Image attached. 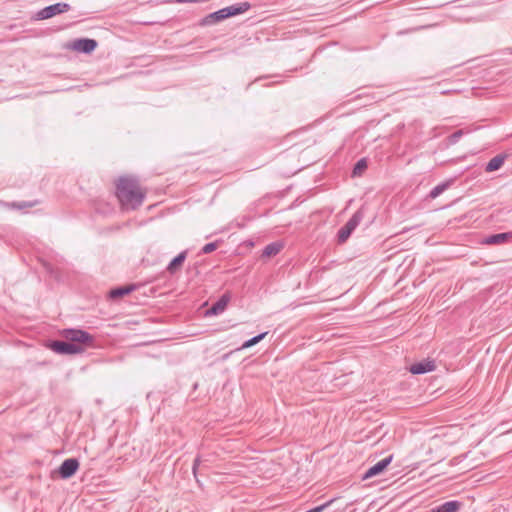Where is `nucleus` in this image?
<instances>
[{
    "mask_svg": "<svg viewBox=\"0 0 512 512\" xmlns=\"http://www.w3.org/2000/svg\"><path fill=\"white\" fill-rule=\"evenodd\" d=\"M62 336L66 341L55 340L48 344L52 351L60 355L80 354L94 345V337L84 330L65 329Z\"/></svg>",
    "mask_w": 512,
    "mask_h": 512,
    "instance_id": "1",
    "label": "nucleus"
},
{
    "mask_svg": "<svg viewBox=\"0 0 512 512\" xmlns=\"http://www.w3.org/2000/svg\"><path fill=\"white\" fill-rule=\"evenodd\" d=\"M146 193V189L133 177H120L116 184V196L122 210L128 211L139 208L146 197Z\"/></svg>",
    "mask_w": 512,
    "mask_h": 512,
    "instance_id": "2",
    "label": "nucleus"
},
{
    "mask_svg": "<svg viewBox=\"0 0 512 512\" xmlns=\"http://www.w3.org/2000/svg\"><path fill=\"white\" fill-rule=\"evenodd\" d=\"M250 8H251V4L249 2H241V3H237L234 5L222 8L216 12L208 14L203 19V24L212 25V24L218 23L227 18L243 14V13L247 12Z\"/></svg>",
    "mask_w": 512,
    "mask_h": 512,
    "instance_id": "3",
    "label": "nucleus"
},
{
    "mask_svg": "<svg viewBox=\"0 0 512 512\" xmlns=\"http://www.w3.org/2000/svg\"><path fill=\"white\" fill-rule=\"evenodd\" d=\"M364 217L362 210L356 211L347 223L341 227L337 233V241L339 244L345 243L352 232L357 228Z\"/></svg>",
    "mask_w": 512,
    "mask_h": 512,
    "instance_id": "4",
    "label": "nucleus"
},
{
    "mask_svg": "<svg viewBox=\"0 0 512 512\" xmlns=\"http://www.w3.org/2000/svg\"><path fill=\"white\" fill-rule=\"evenodd\" d=\"M71 6L65 2H59L50 6H47L37 12V18L39 20L49 19L58 14L68 12Z\"/></svg>",
    "mask_w": 512,
    "mask_h": 512,
    "instance_id": "5",
    "label": "nucleus"
},
{
    "mask_svg": "<svg viewBox=\"0 0 512 512\" xmlns=\"http://www.w3.org/2000/svg\"><path fill=\"white\" fill-rule=\"evenodd\" d=\"M97 46L98 43L94 39L80 38L69 43L67 48L76 52L89 54L93 52Z\"/></svg>",
    "mask_w": 512,
    "mask_h": 512,
    "instance_id": "6",
    "label": "nucleus"
},
{
    "mask_svg": "<svg viewBox=\"0 0 512 512\" xmlns=\"http://www.w3.org/2000/svg\"><path fill=\"white\" fill-rule=\"evenodd\" d=\"M79 467L77 459L69 458L62 462L59 467V474L63 479L70 478L73 476Z\"/></svg>",
    "mask_w": 512,
    "mask_h": 512,
    "instance_id": "7",
    "label": "nucleus"
},
{
    "mask_svg": "<svg viewBox=\"0 0 512 512\" xmlns=\"http://www.w3.org/2000/svg\"><path fill=\"white\" fill-rule=\"evenodd\" d=\"M436 369V363L434 360L425 359L423 361L414 363L410 366L409 371L412 374H424L427 372L434 371Z\"/></svg>",
    "mask_w": 512,
    "mask_h": 512,
    "instance_id": "8",
    "label": "nucleus"
},
{
    "mask_svg": "<svg viewBox=\"0 0 512 512\" xmlns=\"http://www.w3.org/2000/svg\"><path fill=\"white\" fill-rule=\"evenodd\" d=\"M392 459H393V456L390 455V456L380 460L378 463H376L372 467H370L363 475V480L369 479V478L374 477V476L380 474L381 472H383L387 468V466L391 463Z\"/></svg>",
    "mask_w": 512,
    "mask_h": 512,
    "instance_id": "9",
    "label": "nucleus"
},
{
    "mask_svg": "<svg viewBox=\"0 0 512 512\" xmlns=\"http://www.w3.org/2000/svg\"><path fill=\"white\" fill-rule=\"evenodd\" d=\"M187 257V251L179 253L167 266L166 270L171 274H175L179 271Z\"/></svg>",
    "mask_w": 512,
    "mask_h": 512,
    "instance_id": "10",
    "label": "nucleus"
},
{
    "mask_svg": "<svg viewBox=\"0 0 512 512\" xmlns=\"http://www.w3.org/2000/svg\"><path fill=\"white\" fill-rule=\"evenodd\" d=\"M462 507V503L457 500L447 501L431 509V512H457Z\"/></svg>",
    "mask_w": 512,
    "mask_h": 512,
    "instance_id": "11",
    "label": "nucleus"
},
{
    "mask_svg": "<svg viewBox=\"0 0 512 512\" xmlns=\"http://www.w3.org/2000/svg\"><path fill=\"white\" fill-rule=\"evenodd\" d=\"M229 296L228 295H223L216 303H214L210 309L207 310V314L208 315H218L220 313H222L226 307H227V304L229 302Z\"/></svg>",
    "mask_w": 512,
    "mask_h": 512,
    "instance_id": "12",
    "label": "nucleus"
},
{
    "mask_svg": "<svg viewBox=\"0 0 512 512\" xmlns=\"http://www.w3.org/2000/svg\"><path fill=\"white\" fill-rule=\"evenodd\" d=\"M512 238V232L498 233L488 236L485 239V243L488 245H498L505 243Z\"/></svg>",
    "mask_w": 512,
    "mask_h": 512,
    "instance_id": "13",
    "label": "nucleus"
},
{
    "mask_svg": "<svg viewBox=\"0 0 512 512\" xmlns=\"http://www.w3.org/2000/svg\"><path fill=\"white\" fill-rule=\"evenodd\" d=\"M506 159V156L499 154L493 157L486 165L485 171L486 172H493L502 167L504 164V161Z\"/></svg>",
    "mask_w": 512,
    "mask_h": 512,
    "instance_id": "14",
    "label": "nucleus"
},
{
    "mask_svg": "<svg viewBox=\"0 0 512 512\" xmlns=\"http://www.w3.org/2000/svg\"><path fill=\"white\" fill-rule=\"evenodd\" d=\"M134 290H135V285H133V284L128 285V286L118 287V288L112 289L109 293V296L112 299H117V298H121L125 295H128L129 293H131Z\"/></svg>",
    "mask_w": 512,
    "mask_h": 512,
    "instance_id": "15",
    "label": "nucleus"
},
{
    "mask_svg": "<svg viewBox=\"0 0 512 512\" xmlns=\"http://www.w3.org/2000/svg\"><path fill=\"white\" fill-rule=\"evenodd\" d=\"M282 248H283V245L278 242L270 243L264 248L262 256H264V257L275 256L281 251Z\"/></svg>",
    "mask_w": 512,
    "mask_h": 512,
    "instance_id": "16",
    "label": "nucleus"
},
{
    "mask_svg": "<svg viewBox=\"0 0 512 512\" xmlns=\"http://www.w3.org/2000/svg\"><path fill=\"white\" fill-rule=\"evenodd\" d=\"M38 204H39V201L34 200V201L11 202V203H7L6 206L11 209L24 210L27 208H32Z\"/></svg>",
    "mask_w": 512,
    "mask_h": 512,
    "instance_id": "17",
    "label": "nucleus"
},
{
    "mask_svg": "<svg viewBox=\"0 0 512 512\" xmlns=\"http://www.w3.org/2000/svg\"><path fill=\"white\" fill-rule=\"evenodd\" d=\"M452 180H449V181H446V182H443V183H440L438 184L437 186H435L429 193V198L431 199H435L437 198L440 194H442L446 189H448L450 187V185L452 184Z\"/></svg>",
    "mask_w": 512,
    "mask_h": 512,
    "instance_id": "18",
    "label": "nucleus"
},
{
    "mask_svg": "<svg viewBox=\"0 0 512 512\" xmlns=\"http://www.w3.org/2000/svg\"><path fill=\"white\" fill-rule=\"evenodd\" d=\"M267 335V332H263L247 341H245L242 346L238 349V350H241V349H246V348H249V347H252L254 345H256L257 343H259L262 339L265 338V336Z\"/></svg>",
    "mask_w": 512,
    "mask_h": 512,
    "instance_id": "19",
    "label": "nucleus"
},
{
    "mask_svg": "<svg viewBox=\"0 0 512 512\" xmlns=\"http://www.w3.org/2000/svg\"><path fill=\"white\" fill-rule=\"evenodd\" d=\"M463 135V130H457L455 131L454 133H452L450 136H449V143L450 144H455L458 142V140L461 138V136Z\"/></svg>",
    "mask_w": 512,
    "mask_h": 512,
    "instance_id": "20",
    "label": "nucleus"
},
{
    "mask_svg": "<svg viewBox=\"0 0 512 512\" xmlns=\"http://www.w3.org/2000/svg\"><path fill=\"white\" fill-rule=\"evenodd\" d=\"M366 168H367V163H366L365 159H360L356 163V165L354 167V170H353V173L357 174V173L361 172L362 170H364Z\"/></svg>",
    "mask_w": 512,
    "mask_h": 512,
    "instance_id": "21",
    "label": "nucleus"
},
{
    "mask_svg": "<svg viewBox=\"0 0 512 512\" xmlns=\"http://www.w3.org/2000/svg\"><path fill=\"white\" fill-rule=\"evenodd\" d=\"M334 502V499H331L327 502H325L324 504L320 505V506H317L313 509H310L306 512H322L324 509H326L327 507H329L332 503Z\"/></svg>",
    "mask_w": 512,
    "mask_h": 512,
    "instance_id": "22",
    "label": "nucleus"
},
{
    "mask_svg": "<svg viewBox=\"0 0 512 512\" xmlns=\"http://www.w3.org/2000/svg\"><path fill=\"white\" fill-rule=\"evenodd\" d=\"M216 248H217L216 243H214V242L207 243L206 245L203 246L202 252L204 254H209V253L213 252L214 250H216Z\"/></svg>",
    "mask_w": 512,
    "mask_h": 512,
    "instance_id": "23",
    "label": "nucleus"
},
{
    "mask_svg": "<svg viewBox=\"0 0 512 512\" xmlns=\"http://www.w3.org/2000/svg\"><path fill=\"white\" fill-rule=\"evenodd\" d=\"M200 463H201V459L198 456V457L195 458L194 463H193V467H192V471H193V474H194L195 477H196L197 469H198Z\"/></svg>",
    "mask_w": 512,
    "mask_h": 512,
    "instance_id": "24",
    "label": "nucleus"
},
{
    "mask_svg": "<svg viewBox=\"0 0 512 512\" xmlns=\"http://www.w3.org/2000/svg\"><path fill=\"white\" fill-rule=\"evenodd\" d=\"M206 0H174L175 3H197V2H205Z\"/></svg>",
    "mask_w": 512,
    "mask_h": 512,
    "instance_id": "25",
    "label": "nucleus"
}]
</instances>
